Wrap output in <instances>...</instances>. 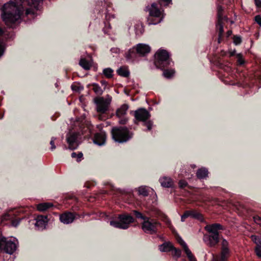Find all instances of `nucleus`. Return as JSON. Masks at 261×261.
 <instances>
[{"mask_svg":"<svg viewBox=\"0 0 261 261\" xmlns=\"http://www.w3.org/2000/svg\"><path fill=\"white\" fill-rule=\"evenodd\" d=\"M24 0H11L3 7L2 18L6 24L12 27V24L18 21L23 11L22 3Z\"/></svg>","mask_w":261,"mask_h":261,"instance_id":"nucleus-1","label":"nucleus"},{"mask_svg":"<svg viewBox=\"0 0 261 261\" xmlns=\"http://www.w3.org/2000/svg\"><path fill=\"white\" fill-rule=\"evenodd\" d=\"M113 139L119 143L126 142L130 139L133 134L126 127L113 128L112 130Z\"/></svg>","mask_w":261,"mask_h":261,"instance_id":"nucleus-2","label":"nucleus"},{"mask_svg":"<svg viewBox=\"0 0 261 261\" xmlns=\"http://www.w3.org/2000/svg\"><path fill=\"white\" fill-rule=\"evenodd\" d=\"M168 53L164 49H159L155 54L154 65L158 68L163 69L170 64Z\"/></svg>","mask_w":261,"mask_h":261,"instance_id":"nucleus-3","label":"nucleus"},{"mask_svg":"<svg viewBox=\"0 0 261 261\" xmlns=\"http://www.w3.org/2000/svg\"><path fill=\"white\" fill-rule=\"evenodd\" d=\"M17 241L14 238L10 239L5 237L0 238V249L3 250L5 252L12 254L16 250Z\"/></svg>","mask_w":261,"mask_h":261,"instance_id":"nucleus-4","label":"nucleus"},{"mask_svg":"<svg viewBox=\"0 0 261 261\" xmlns=\"http://www.w3.org/2000/svg\"><path fill=\"white\" fill-rule=\"evenodd\" d=\"M149 11V17L147 20L148 24H156L161 22L163 18V14L157 8L156 4H152Z\"/></svg>","mask_w":261,"mask_h":261,"instance_id":"nucleus-5","label":"nucleus"},{"mask_svg":"<svg viewBox=\"0 0 261 261\" xmlns=\"http://www.w3.org/2000/svg\"><path fill=\"white\" fill-rule=\"evenodd\" d=\"M119 221H111L110 225L116 228L127 229L129 224L134 221V219L128 215H120L118 217Z\"/></svg>","mask_w":261,"mask_h":261,"instance_id":"nucleus-6","label":"nucleus"},{"mask_svg":"<svg viewBox=\"0 0 261 261\" xmlns=\"http://www.w3.org/2000/svg\"><path fill=\"white\" fill-rule=\"evenodd\" d=\"M160 225L157 221L147 217L142 223V229L146 233L153 234L157 231Z\"/></svg>","mask_w":261,"mask_h":261,"instance_id":"nucleus-7","label":"nucleus"},{"mask_svg":"<svg viewBox=\"0 0 261 261\" xmlns=\"http://www.w3.org/2000/svg\"><path fill=\"white\" fill-rule=\"evenodd\" d=\"M80 135L79 132H70L67 135V142L68 144V147L70 149L73 150L78 146L77 138Z\"/></svg>","mask_w":261,"mask_h":261,"instance_id":"nucleus-8","label":"nucleus"},{"mask_svg":"<svg viewBox=\"0 0 261 261\" xmlns=\"http://www.w3.org/2000/svg\"><path fill=\"white\" fill-rule=\"evenodd\" d=\"M217 11L218 23L216 25V27L219 30V38H220L223 34V27L222 23L224 21H227V19L225 17L222 16L223 8L221 6H218ZM219 42H220V38H219Z\"/></svg>","mask_w":261,"mask_h":261,"instance_id":"nucleus-9","label":"nucleus"},{"mask_svg":"<svg viewBox=\"0 0 261 261\" xmlns=\"http://www.w3.org/2000/svg\"><path fill=\"white\" fill-rule=\"evenodd\" d=\"M111 99H105L103 97L97 98L95 99L96 104V110L98 112L105 113L108 110Z\"/></svg>","mask_w":261,"mask_h":261,"instance_id":"nucleus-10","label":"nucleus"},{"mask_svg":"<svg viewBox=\"0 0 261 261\" xmlns=\"http://www.w3.org/2000/svg\"><path fill=\"white\" fill-rule=\"evenodd\" d=\"M41 0H28V4L30 7L26 9L25 14L27 15H35L37 10L39 9Z\"/></svg>","mask_w":261,"mask_h":261,"instance_id":"nucleus-11","label":"nucleus"},{"mask_svg":"<svg viewBox=\"0 0 261 261\" xmlns=\"http://www.w3.org/2000/svg\"><path fill=\"white\" fill-rule=\"evenodd\" d=\"M150 116L149 113L145 109H139L135 112V117L138 121L145 122Z\"/></svg>","mask_w":261,"mask_h":261,"instance_id":"nucleus-12","label":"nucleus"},{"mask_svg":"<svg viewBox=\"0 0 261 261\" xmlns=\"http://www.w3.org/2000/svg\"><path fill=\"white\" fill-rule=\"evenodd\" d=\"M230 255V250L228 246V242L223 239L221 242V250L219 255L223 260L227 261Z\"/></svg>","mask_w":261,"mask_h":261,"instance_id":"nucleus-13","label":"nucleus"},{"mask_svg":"<svg viewBox=\"0 0 261 261\" xmlns=\"http://www.w3.org/2000/svg\"><path fill=\"white\" fill-rule=\"evenodd\" d=\"M203 240L209 246L214 247L219 242V234L205 235L203 238Z\"/></svg>","mask_w":261,"mask_h":261,"instance_id":"nucleus-14","label":"nucleus"},{"mask_svg":"<svg viewBox=\"0 0 261 261\" xmlns=\"http://www.w3.org/2000/svg\"><path fill=\"white\" fill-rule=\"evenodd\" d=\"M47 221V216L42 215L38 216L36 218L35 226L39 230L43 229L45 228Z\"/></svg>","mask_w":261,"mask_h":261,"instance_id":"nucleus-15","label":"nucleus"},{"mask_svg":"<svg viewBox=\"0 0 261 261\" xmlns=\"http://www.w3.org/2000/svg\"><path fill=\"white\" fill-rule=\"evenodd\" d=\"M75 218V215L70 212H66L60 215V220L64 224L72 223Z\"/></svg>","mask_w":261,"mask_h":261,"instance_id":"nucleus-16","label":"nucleus"},{"mask_svg":"<svg viewBox=\"0 0 261 261\" xmlns=\"http://www.w3.org/2000/svg\"><path fill=\"white\" fill-rule=\"evenodd\" d=\"M135 47L137 53L140 56H145L150 51V46L145 44H138Z\"/></svg>","mask_w":261,"mask_h":261,"instance_id":"nucleus-17","label":"nucleus"},{"mask_svg":"<svg viewBox=\"0 0 261 261\" xmlns=\"http://www.w3.org/2000/svg\"><path fill=\"white\" fill-rule=\"evenodd\" d=\"M106 140V135L105 132H101L95 135L93 142L95 144L101 146L105 144Z\"/></svg>","mask_w":261,"mask_h":261,"instance_id":"nucleus-18","label":"nucleus"},{"mask_svg":"<svg viewBox=\"0 0 261 261\" xmlns=\"http://www.w3.org/2000/svg\"><path fill=\"white\" fill-rule=\"evenodd\" d=\"M221 229L222 226L217 223L208 225L205 227V229L210 234H219L218 230Z\"/></svg>","mask_w":261,"mask_h":261,"instance_id":"nucleus-19","label":"nucleus"},{"mask_svg":"<svg viewBox=\"0 0 261 261\" xmlns=\"http://www.w3.org/2000/svg\"><path fill=\"white\" fill-rule=\"evenodd\" d=\"M128 106L126 104L122 105L120 108H119L116 111V115L119 118L124 117L127 113V111L128 109Z\"/></svg>","mask_w":261,"mask_h":261,"instance_id":"nucleus-20","label":"nucleus"},{"mask_svg":"<svg viewBox=\"0 0 261 261\" xmlns=\"http://www.w3.org/2000/svg\"><path fill=\"white\" fill-rule=\"evenodd\" d=\"M160 182L162 186L165 188L171 187L173 185L172 180L168 177H163L160 179Z\"/></svg>","mask_w":261,"mask_h":261,"instance_id":"nucleus-21","label":"nucleus"},{"mask_svg":"<svg viewBox=\"0 0 261 261\" xmlns=\"http://www.w3.org/2000/svg\"><path fill=\"white\" fill-rule=\"evenodd\" d=\"M137 52L136 47H134L130 49L126 54V58L129 61H134L137 57Z\"/></svg>","mask_w":261,"mask_h":261,"instance_id":"nucleus-22","label":"nucleus"},{"mask_svg":"<svg viewBox=\"0 0 261 261\" xmlns=\"http://www.w3.org/2000/svg\"><path fill=\"white\" fill-rule=\"evenodd\" d=\"M197 176L198 178L202 179L205 178L208 175V171L205 168H201L198 170L197 172Z\"/></svg>","mask_w":261,"mask_h":261,"instance_id":"nucleus-23","label":"nucleus"},{"mask_svg":"<svg viewBox=\"0 0 261 261\" xmlns=\"http://www.w3.org/2000/svg\"><path fill=\"white\" fill-rule=\"evenodd\" d=\"M80 65L84 69L89 70L91 67L92 64L90 61H87L84 58H82L80 61Z\"/></svg>","mask_w":261,"mask_h":261,"instance_id":"nucleus-24","label":"nucleus"},{"mask_svg":"<svg viewBox=\"0 0 261 261\" xmlns=\"http://www.w3.org/2000/svg\"><path fill=\"white\" fill-rule=\"evenodd\" d=\"M118 74L123 77H127L129 74L128 69L126 67H121L117 70Z\"/></svg>","mask_w":261,"mask_h":261,"instance_id":"nucleus-25","label":"nucleus"},{"mask_svg":"<svg viewBox=\"0 0 261 261\" xmlns=\"http://www.w3.org/2000/svg\"><path fill=\"white\" fill-rule=\"evenodd\" d=\"M53 204L51 203H42L37 205V210L39 211H44L47 210L48 208L51 207Z\"/></svg>","mask_w":261,"mask_h":261,"instance_id":"nucleus-26","label":"nucleus"},{"mask_svg":"<svg viewBox=\"0 0 261 261\" xmlns=\"http://www.w3.org/2000/svg\"><path fill=\"white\" fill-rule=\"evenodd\" d=\"M189 211V217H191L192 218L197 219L198 220L202 221L203 220L202 216L199 213L195 211Z\"/></svg>","mask_w":261,"mask_h":261,"instance_id":"nucleus-27","label":"nucleus"},{"mask_svg":"<svg viewBox=\"0 0 261 261\" xmlns=\"http://www.w3.org/2000/svg\"><path fill=\"white\" fill-rule=\"evenodd\" d=\"M172 245L170 243H164L159 246V249L162 252L170 251L172 249Z\"/></svg>","mask_w":261,"mask_h":261,"instance_id":"nucleus-28","label":"nucleus"},{"mask_svg":"<svg viewBox=\"0 0 261 261\" xmlns=\"http://www.w3.org/2000/svg\"><path fill=\"white\" fill-rule=\"evenodd\" d=\"M175 73L173 69H166L163 71V75L165 77L169 79L172 77Z\"/></svg>","mask_w":261,"mask_h":261,"instance_id":"nucleus-29","label":"nucleus"},{"mask_svg":"<svg viewBox=\"0 0 261 261\" xmlns=\"http://www.w3.org/2000/svg\"><path fill=\"white\" fill-rule=\"evenodd\" d=\"M92 89L94 92L98 95H101L103 93V90L100 86L97 84H92Z\"/></svg>","mask_w":261,"mask_h":261,"instance_id":"nucleus-30","label":"nucleus"},{"mask_svg":"<svg viewBox=\"0 0 261 261\" xmlns=\"http://www.w3.org/2000/svg\"><path fill=\"white\" fill-rule=\"evenodd\" d=\"M138 192L140 195L143 196H147L148 194V191L147 187L145 186H141L138 188Z\"/></svg>","mask_w":261,"mask_h":261,"instance_id":"nucleus-31","label":"nucleus"},{"mask_svg":"<svg viewBox=\"0 0 261 261\" xmlns=\"http://www.w3.org/2000/svg\"><path fill=\"white\" fill-rule=\"evenodd\" d=\"M136 34L137 35H140L144 32V28L142 24L138 23L135 26Z\"/></svg>","mask_w":261,"mask_h":261,"instance_id":"nucleus-32","label":"nucleus"},{"mask_svg":"<svg viewBox=\"0 0 261 261\" xmlns=\"http://www.w3.org/2000/svg\"><path fill=\"white\" fill-rule=\"evenodd\" d=\"M185 252L186 253L187 256L190 261H197L195 257L193 256L191 251L189 248H186V249L185 250Z\"/></svg>","mask_w":261,"mask_h":261,"instance_id":"nucleus-33","label":"nucleus"},{"mask_svg":"<svg viewBox=\"0 0 261 261\" xmlns=\"http://www.w3.org/2000/svg\"><path fill=\"white\" fill-rule=\"evenodd\" d=\"M185 252L186 253L187 256L190 261H197L195 257L193 256L191 251L189 248H186V249L185 250Z\"/></svg>","mask_w":261,"mask_h":261,"instance_id":"nucleus-34","label":"nucleus"},{"mask_svg":"<svg viewBox=\"0 0 261 261\" xmlns=\"http://www.w3.org/2000/svg\"><path fill=\"white\" fill-rule=\"evenodd\" d=\"M251 238L254 243L256 244V246L261 245V236L252 235Z\"/></svg>","mask_w":261,"mask_h":261,"instance_id":"nucleus-35","label":"nucleus"},{"mask_svg":"<svg viewBox=\"0 0 261 261\" xmlns=\"http://www.w3.org/2000/svg\"><path fill=\"white\" fill-rule=\"evenodd\" d=\"M113 70L110 68H106L103 69V73L108 78H110L113 75Z\"/></svg>","mask_w":261,"mask_h":261,"instance_id":"nucleus-36","label":"nucleus"},{"mask_svg":"<svg viewBox=\"0 0 261 261\" xmlns=\"http://www.w3.org/2000/svg\"><path fill=\"white\" fill-rule=\"evenodd\" d=\"M170 251H172V254L173 256L176 257V258L180 257L181 255V251L180 250L173 248L172 246V249Z\"/></svg>","mask_w":261,"mask_h":261,"instance_id":"nucleus-37","label":"nucleus"},{"mask_svg":"<svg viewBox=\"0 0 261 261\" xmlns=\"http://www.w3.org/2000/svg\"><path fill=\"white\" fill-rule=\"evenodd\" d=\"M177 241L182 246L184 250H185L186 249V248H188V247L187 244H186V243L179 236H178L177 237Z\"/></svg>","mask_w":261,"mask_h":261,"instance_id":"nucleus-38","label":"nucleus"},{"mask_svg":"<svg viewBox=\"0 0 261 261\" xmlns=\"http://www.w3.org/2000/svg\"><path fill=\"white\" fill-rule=\"evenodd\" d=\"M71 156L73 158H77V161H80L81 159L83 157V153L81 152L76 154L75 152H72L71 154Z\"/></svg>","mask_w":261,"mask_h":261,"instance_id":"nucleus-39","label":"nucleus"},{"mask_svg":"<svg viewBox=\"0 0 261 261\" xmlns=\"http://www.w3.org/2000/svg\"><path fill=\"white\" fill-rule=\"evenodd\" d=\"M134 213L137 218H141V219H142L143 220V221H144V218H147L146 217L143 216L141 213H140V212H139L138 211H134Z\"/></svg>","mask_w":261,"mask_h":261,"instance_id":"nucleus-40","label":"nucleus"},{"mask_svg":"<svg viewBox=\"0 0 261 261\" xmlns=\"http://www.w3.org/2000/svg\"><path fill=\"white\" fill-rule=\"evenodd\" d=\"M255 251L257 256L261 257V244L256 247Z\"/></svg>","mask_w":261,"mask_h":261,"instance_id":"nucleus-41","label":"nucleus"},{"mask_svg":"<svg viewBox=\"0 0 261 261\" xmlns=\"http://www.w3.org/2000/svg\"><path fill=\"white\" fill-rule=\"evenodd\" d=\"M233 42L236 45H238L241 42V38L238 36H234L233 38Z\"/></svg>","mask_w":261,"mask_h":261,"instance_id":"nucleus-42","label":"nucleus"},{"mask_svg":"<svg viewBox=\"0 0 261 261\" xmlns=\"http://www.w3.org/2000/svg\"><path fill=\"white\" fill-rule=\"evenodd\" d=\"M238 62L239 64L242 65L244 63V59L241 54L237 55Z\"/></svg>","mask_w":261,"mask_h":261,"instance_id":"nucleus-43","label":"nucleus"},{"mask_svg":"<svg viewBox=\"0 0 261 261\" xmlns=\"http://www.w3.org/2000/svg\"><path fill=\"white\" fill-rule=\"evenodd\" d=\"M189 211H186L184 214L181 216V221L182 222H184L185 221V219L189 217Z\"/></svg>","mask_w":261,"mask_h":261,"instance_id":"nucleus-44","label":"nucleus"},{"mask_svg":"<svg viewBox=\"0 0 261 261\" xmlns=\"http://www.w3.org/2000/svg\"><path fill=\"white\" fill-rule=\"evenodd\" d=\"M56 140V138L53 137L50 141V144L51 145L50 149L51 150H54L56 148V146L55 145V140Z\"/></svg>","mask_w":261,"mask_h":261,"instance_id":"nucleus-45","label":"nucleus"},{"mask_svg":"<svg viewBox=\"0 0 261 261\" xmlns=\"http://www.w3.org/2000/svg\"><path fill=\"white\" fill-rule=\"evenodd\" d=\"M211 261H225L223 260L220 257L219 255H214L213 259Z\"/></svg>","mask_w":261,"mask_h":261,"instance_id":"nucleus-46","label":"nucleus"},{"mask_svg":"<svg viewBox=\"0 0 261 261\" xmlns=\"http://www.w3.org/2000/svg\"><path fill=\"white\" fill-rule=\"evenodd\" d=\"M144 125L147 127L148 130H150L152 128V123L151 121H149L145 122Z\"/></svg>","mask_w":261,"mask_h":261,"instance_id":"nucleus-47","label":"nucleus"},{"mask_svg":"<svg viewBox=\"0 0 261 261\" xmlns=\"http://www.w3.org/2000/svg\"><path fill=\"white\" fill-rule=\"evenodd\" d=\"M187 185V182L183 180H180L179 182V186L180 188H184Z\"/></svg>","mask_w":261,"mask_h":261,"instance_id":"nucleus-48","label":"nucleus"},{"mask_svg":"<svg viewBox=\"0 0 261 261\" xmlns=\"http://www.w3.org/2000/svg\"><path fill=\"white\" fill-rule=\"evenodd\" d=\"M4 52V46L2 42L0 41V57L3 55Z\"/></svg>","mask_w":261,"mask_h":261,"instance_id":"nucleus-49","label":"nucleus"},{"mask_svg":"<svg viewBox=\"0 0 261 261\" xmlns=\"http://www.w3.org/2000/svg\"><path fill=\"white\" fill-rule=\"evenodd\" d=\"M255 21L261 26V16L257 15L255 17Z\"/></svg>","mask_w":261,"mask_h":261,"instance_id":"nucleus-50","label":"nucleus"},{"mask_svg":"<svg viewBox=\"0 0 261 261\" xmlns=\"http://www.w3.org/2000/svg\"><path fill=\"white\" fill-rule=\"evenodd\" d=\"M19 222H20V220H17V219L15 220L12 222V225L13 226L16 227L19 224Z\"/></svg>","mask_w":261,"mask_h":261,"instance_id":"nucleus-51","label":"nucleus"},{"mask_svg":"<svg viewBox=\"0 0 261 261\" xmlns=\"http://www.w3.org/2000/svg\"><path fill=\"white\" fill-rule=\"evenodd\" d=\"M111 51L113 53L118 54V53H119L120 52V49L118 48L115 47V48H112L111 49Z\"/></svg>","mask_w":261,"mask_h":261,"instance_id":"nucleus-52","label":"nucleus"},{"mask_svg":"<svg viewBox=\"0 0 261 261\" xmlns=\"http://www.w3.org/2000/svg\"><path fill=\"white\" fill-rule=\"evenodd\" d=\"M127 121V119L126 118H123L119 120V123L122 124H125Z\"/></svg>","mask_w":261,"mask_h":261,"instance_id":"nucleus-53","label":"nucleus"},{"mask_svg":"<svg viewBox=\"0 0 261 261\" xmlns=\"http://www.w3.org/2000/svg\"><path fill=\"white\" fill-rule=\"evenodd\" d=\"M256 6L258 7H261V0H254Z\"/></svg>","mask_w":261,"mask_h":261,"instance_id":"nucleus-54","label":"nucleus"},{"mask_svg":"<svg viewBox=\"0 0 261 261\" xmlns=\"http://www.w3.org/2000/svg\"><path fill=\"white\" fill-rule=\"evenodd\" d=\"M161 2L164 3L165 5H168L171 3V0H160Z\"/></svg>","mask_w":261,"mask_h":261,"instance_id":"nucleus-55","label":"nucleus"},{"mask_svg":"<svg viewBox=\"0 0 261 261\" xmlns=\"http://www.w3.org/2000/svg\"><path fill=\"white\" fill-rule=\"evenodd\" d=\"M165 223H166L167 225H168V226L169 227H171V221L169 219H166L165 221Z\"/></svg>","mask_w":261,"mask_h":261,"instance_id":"nucleus-56","label":"nucleus"},{"mask_svg":"<svg viewBox=\"0 0 261 261\" xmlns=\"http://www.w3.org/2000/svg\"><path fill=\"white\" fill-rule=\"evenodd\" d=\"M3 33L4 32L3 30L1 28H0V35H2Z\"/></svg>","mask_w":261,"mask_h":261,"instance_id":"nucleus-57","label":"nucleus"},{"mask_svg":"<svg viewBox=\"0 0 261 261\" xmlns=\"http://www.w3.org/2000/svg\"><path fill=\"white\" fill-rule=\"evenodd\" d=\"M72 87V89L73 90H75V89H76V87H75V86H72V87Z\"/></svg>","mask_w":261,"mask_h":261,"instance_id":"nucleus-58","label":"nucleus"},{"mask_svg":"<svg viewBox=\"0 0 261 261\" xmlns=\"http://www.w3.org/2000/svg\"><path fill=\"white\" fill-rule=\"evenodd\" d=\"M101 83L102 84H103V85L106 84V82L105 81H101Z\"/></svg>","mask_w":261,"mask_h":261,"instance_id":"nucleus-59","label":"nucleus"},{"mask_svg":"<svg viewBox=\"0 0 261 261\" xmlns=\"http://www.w3.org/2000/svg\"><path fill=\"white\" fill-rule=\"evenodd\" d=\"M231 33V31H229V32H228V34H230Z\"/></svg>","mask_w":261,"mask_h":261,"instance_id":"nucleus-60","label":"nucleus"}]
</instances>
